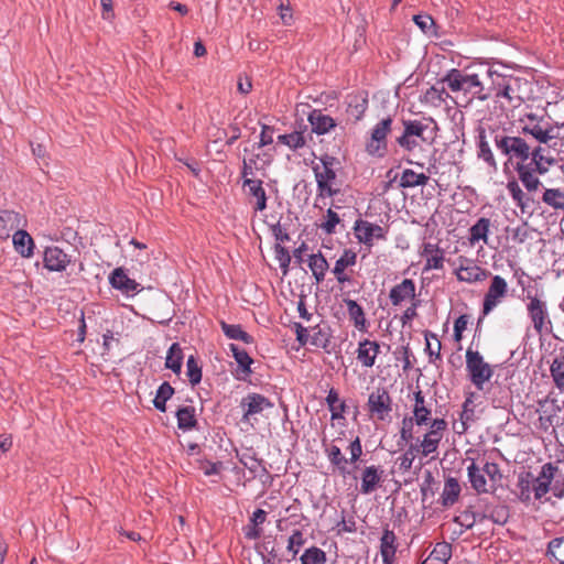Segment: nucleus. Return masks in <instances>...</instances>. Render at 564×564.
Returning <instances> with one entry per match:
<instances>
[{
	"mask_svg": "<svg viewBox=\"0 0 564 564\" xmlns=\"http://www.w3.org/2000/svg\"><path fill=\"white\" fill-rule=\"evenodd\" d=\"M492 69L485 65L468 66L462 69L452 68L442 78L454 94L462 95L465 101L464 106L469 105L474 99L481 101L491 96V91L486 87L487 82H491Z\"/></svg>",
	"mask_w": 564,
	"mask_h": 564,
	"instance_id": "f257e3e1",
	"label": "nucleus"
},
{
	"mask_svg": "<svg viewBox=\"0 0 564 564\" xmlns=\"http://www.w3.org/2000/svg\"><path fill=\"white\" fill-rule=\"evenodd\" d=\"M491 84L495 97L498 100H506V102L501 101L503 107L518 108L529 98L527 90L529 83L525 79L512 76L507 77L492 70Z\"/></svg>",
	"mask_w": 564,
	"mask_h": 564,
	"instance_id": "f03ea898",
	"label": "nucleus"
},
{
	"mask_svg": "<svg viewBox=\"0 0 564 564\" xmlns=\"http://www.w3.org/2000/svg\"><path fill=\"white\" fill-rule=\"evenodd\" d=\"M467 474L478 494L494 492L502 478L498 464L491 462H486L482 467L473 462L467 467Z\"/></svg>",
	"mask_w": 564,
	"mask_h": 564,
	"instance_id": "7ed1b4c3",
	"label": "nucleus"
},
{
	"mask_svg": "<svg viewBox=\"0 0 564 564\" xmlns=\"http://www.w3.org/2000/svg\"><path fill=\"white\" fill-rule=\"evenodd\" d=\"M490 137L496 148L510 161L518 160V163H524L530 158L531 148L524 139L498 130H490Z\"/></svg>",
	"mask_w": 564,
	"mask_h": 564,
	"instance_id": "20e7f679",
	"label": "nucleus"
},
{
	"mask_svg": "<svg viewBox=\"0 0 564 564\" xmlns=\"http://www.w3.org/2000/svg\"><path fill=\"white\" fill-rule=\"evenodd\" d=\"M334 162L333 156L326 155L313 166L319 197H333L340 191L337 186L336 172L333 169Z\"/></svg>",
	"mask_w": 564,
	"mask_h": 564,
	"instance_id": "39448f33",
	"label": "nucleus"
},
{
	"mask_svg": "<svg viewBox=\"0 0 564 564\" xmlns=\"http://www.w3.org/2000/svg\"><path fill=\"white\" fill-rule=\"evenodd\" d=\"M465 358L466 371L470 382L477 390L482 391L485 384L488 383L494 376L492 366L485 361L478 350H473L471 348L466 350Z\"/></svg>",
	"mask_w": 564,
	"mask_h": 564,
	"instance_id": "423d86ee",
	"label": "nucleus"
},
{
	"mask_svg": "<svg viewBox=\"0 0 564 564\" xmlns=\"http://www.w3.org/2000/svg\"><path fill=\"white\" fill-rule=\"evenodd\" d=\"M393 120L391 117L380 120L370 132L369 139L366 141V152L376 158H383L388 151L387 138L392 129Z\"/></svg>",
	"mask_w": 564,
	"mask_h": 564,
	"instance_id": "0eeeda50",
	"label": "nucleus"
},
{
	"mask_svg": "<svg viewBox=\"0 0 564 564\" xmlns=\"http://www.w3.org/2000/svg\"><path fill=\"white\" fill-rule=\"evenodd\" d=\"M527 312L536 335L547 333L552 326L546 302L536 295L527 294Z\"/></svg>",
	"mask_w": 564,
	"mask_h": 564,
	"instance_id": "6e6552de",
	"label": "nucleus"
},
{
	"mask_svg": "<svg viewBox=\"0 0 564 564\" xmlns=\"http://www.w3.org/2000/svg\"><path fill=\"white\" fill-rule=\"evenodd\" d=\"M520 123L523 133L532 135L539 143L546 144L555 138L554 128L544 117L529 112L520 119Z\"/></svg>",
	"mask_w": 564,
	"mask_h": 564,
	"instance_id": "1a4fd4ad",
	"label": "nucleus"
},
{
	"mask_svg": "<svg viewBox=\"0 0 564 564\" xmlns=\"http://www.w3.org/2000/svg\"><path fill=\"white\" fill-rule=\"evenodd\" d=\"M454 265V273L459 282L469 284L482 282L491 274L490 271L478 265L474 259L465 256L457 257Z\"/></svg>",
	"mask_w": 564,
	"mask_h": 564,
	"instance_id": "9d476101",
	"label": "nucleus"
},
{
	"mask_svg": "<svg viewBox=\"0 0 564 564\" xmlns=\"http://www.w3.org/2000/svg\"><path fill=\"white\" fill-rule=\"evenodd\" d=\"M447 429V422L444 419H434L431 422L430 430L419 438L421 447V456H431L435 458L438 454L440 444Z\"/></svg>",
	"mask_w": 564,
	"mask_h": 564,
	"instance_id": "9b49d317",
	"label": "nucleus"
},
{
	"mask_svg": "<svg viewBox=\"0 0 564 564\" xmlns=\"http://www.w3.org/2000/svg\"><path fill=\"white\" fill-rule=\"evenodd\" d=\"M508 294V283L501 275H494L490 285L485 293L482 302V314L488 315Z\"/></svg>",
	"mask_w": 564,
	"mask_h": 564,
	"instance_id": "f8f14e48",
	"label": "nucleus"
},
{
	"mask_svg": "<svg viewBox=\"0 0 564 564\" xmlns=\"http://www.w3.org/2000/svg\"><path fill=\"white\" fill-rule=\"evenodd\" d=\"M367 405L372 417L383 421L392 411V399L384 388H377L369 394Z\"/></svg>",
	"mask_w": 564,
	"mask_h": 564,
	"instance_id": "ddd939ff",
	"label": "nucleus"
},
{
	"mask_svg": "<svg viewBox=\"0 0 564 564\" xmlns=\"http://www.w3.org/2000/svg\"><path fill=\"white\" fill-rule=\"evenodd\" d=\"M404 130L422 143L431 144L436 138L437 124L430 118L424 120L403 121Z\"/></svg>",
	"mask_w": 564,
	"mask_h": 564,
	"instance_id": "4468645a",
	"label": "nucleus"
},
{
	"mask_svg": "<svg viewBox=\"0 0 564 564\" xmlns=\"http://www.w3.org/2000/svg\"><path fill=\"white\" fill-rule=\"evenodd\" d=\"M352 229L358 242L366 245L367 247H372L376 240L386 239L384 229L368 220H356Z\"/></svg>",
	"mask_w": 564,
	"mask_h": 564,
	"instance_id": "2eb2a0df",
	"label": "nucleus"
},
{
	"mask_svg": "<svg viewBox=\"0 0 564 564\" xmlns=\"http://www.w3.org/2000/svg\"><path fill=\"white\" fill-rule=\"evenodd\" d=\"M240 405L243 410L242 421L249 422L251 417L271 409L273 403L262 394L249 393L242 398Z\"/></svg>",
	"mask_w": 564,
	"mask_h": 564,
	"instance_id": "dca6fc26",
	"label": "nucleus"
},
{
	"mask_svg": "<svg viewBox=\"0 0 564 564\" xmlns=\"http://www.w3.org/2000/svg\"><path fill=\"white\" fill-rule=\"evenodd\" d=\"M415 283L411 279H404L392 286L389 292V300L393 306H401L405 302L416 301Z\"/></svg>",
	"mask_w": 564,
	"mask_h": 564,
	"instance_id": "f3484780",
	"label": "nucleus"
},
{
	"mask_svg": "<svg viewBox=\"0 0 564 564\" xmlns=\"http://www.w3.org/2000/svg\"><path fill=\"white\" fill-rule=\"evenodd\" d=\"M242 186L256 212H262L267 208V194L262 181L248 177L242 178Z\"/></svg>",
	"mask_w": 564,
	"mask_h": 564,
	"instance_id": "a211bd4d",
	"label": "nucleus"
},
{
	"mask_svg": "<svg viewBox=\"0 0 564 564\" xmlns=\"http://www.w3.org/2000/svg\"><path fill=\"white\" fill-rule=\"evenodd\" d=\"M490 130L494 129L489 128L487 130L486 128L482 127L478 128L477 155L479 159L484 160L490 167L497 170V161L490 148V140H492V137H490Z\"/></svg>",
	"mask_w": 564,
	"mask_h": 564,
	"instance_id": "6ab92c4d",
	"label": "nucleus"
},
{
	"mask_svg": "<svg viewBox=\"0 0 564 564\" xmlns=\"http://www.w3.org/2000/svg\"><path fill=\"white\" fill-rule=\"evenodd\" d=\"M109 283L113 289L121 291L123 294L130 295L140 291V284L130 279L123 268H116L109 275Z\"/></svg>",
	"mask_w": 564,
	"mask_h": 564,
	"instance_id": "aec40b11",
	"label": "nucleus"
},
{
	"mask_svg": "<svg viewBox=\"0 0 564 564\" xmlns=\"http://www.w3.org/2000/svg\"><path fill=\"white\" fill-rule=\"evenodd\" d=\"M383 469L380 466H366L361 473L360 491L365 495L373 492L381 484Z\"/></svg>",
	"mask_w": 564,
	"mask_h": 564,
	"instance_id": "412c9836",
	"label": "nucleus"
},
{
	"mask_svg": "<svg viewBox=\"0 0 564 564\" xmlns=\"http://www.w3.org/2000/svg\"><path fill=\"white\" fill-rule=\"evenodd\" d=\"M356 263L357 253L351 249H345L341 256L336 260L332 271L339 284L350 282V278L345 273V270L354 267Z\"/></svg>",
	"mask_w": 564,
	"mask_h": 564,
	"instance_id": "4be33fe9",
	"label": "nucleus"
},
{
	"mask_svg": "<svg viewBox=\"0 0 564 564\" xmlns=\"http://www.w3.org/2000/svg\"><path fill=\"white\" fill-rule=\"evenodd\" d=\"M380 352V345L375 340L364 339L358 344L357 360L365 368L373 367Z\"/></svg>",
	"mask_w": 564,
	"mask_h": 564,
	"instance_id": "5701e85b",
	"label": "nucleus"
},
{
	"mask_svg": "<svg viewBox=\"0 0 564 564\" xmlns=\"http://www.w3.org/2000/svg\"><path fill=\"white\" fill-rule=\"evenodd\" d=\"M43 261L44 267L50 271H63L70 262L68 256L58 247H47Z\"/></svg>",
	"mask_w": 564,
	"mask_h": 564,
	"instance_id": "b1692460",
	"label": "nucleus"
},
{
	"mask_svg": "<svg viewBox=\"0 0 564 564\" xmlns=\"http://www.w3.org/2000/svg\"><path fill=\"white\" fill-rule=\"evenodd\" d=\"M307 120L312 131L318 135L326 134L336 127V121L321 109H314L310 112Z\"/></svg>",
	"mask_w": 564,
	"mask_h": 564,
	"instance_id": "393cba45",
	"label": "nucleus"
},
{
	"mask_svg": "<svg viewBox=\"0 0 564 564\" xmlns=\"http://www.w3.org/2000/svg\"><path fill=\"white\" fill-rule=\"evenodd\" d=\"M398 544L393 531L384 529L380 539V555L383 564H393Z\"/></svg>",
	"mask_w": 564,
	"mask_h": 564,
	"instance_id": "a878e982",
	"label": "nucleus"
},
{
	"mask_svg": "<svg viewBox=\"0 0 564 564\" xmlns=\"http://www.w3.org/2000/svg\"><path fill=\"white\" fill-rule=\"evenodd\" d=\"M422 257L425 259L424 270H441L444 265V250L435 243H424Z\"/></svg>",
	"mask_w": 564,
	"mask_h": 564,
	"instance_id": "bb28decb",
	"label": "nucleus"
},
{
	"mask_svg": "<svg viewBox=\"0 0 564 564\" xmlns=\"http://www.w3.org/2000/svg\"><path fill=\"white\" fill-rule=\"evenodd\" d=\"M556 467L551 463L542 466V470L533 484V491L535 499H541L550 490V485L554 478Z\"/></svg>",
	"mask_w": 564,
	"mask_h": 564,
	"instance_id": "cd10ccee",
	"label": "nucleus"
},
{
	"mask_svg": "<svg viewBox=\"0 0 564 564\" xmlns=\"http://www.w3.org/2000/svg\"><path fill=\"white\" fill-rule=\"evenodd\" d=\"M491 227V220L486 217L479 218L470 228L468 242L471 247L476 246L479 241L484 245L489 243V232Z\"/></svg>",
	"mask_w": 564,
	"mask_h": 564,
	"instance_id": "c85d7f7f",
	"label": "nucleus"
},
{
	"mask_svg": "<svg viewBox=\"0 0 564 564\" xmlns=\"http://www.w3.org/2000/svg\"><path fill=\"white\" fill-rule=\"evenodd\" d=\"M22 225V217L13 210L0 212V239H7L12 231L19 230Z\"/></svg>",
	"mask_w": 564,
	"mask_h": 564,
	"instance_id": "c756f323",
	"label": "nucleus"
},
{
	"mask_svg": "<svg viewBox=\"0 0 564 564\" xmlns=\"http://www.w3.org/2000/svg\"><path fill=\"white\" fill-rule=\"evenodd\" d=\"M516 171L519 180L529 192H534L541 185V181L535 176V167L531 164L517 163Z\"/></svg>",
	"mask_w": 564,
	"mask_h": 564,
	"instance_id": "7c9ffc66",
	"label": "nucleus"
},
{
	"mask_svg": "<svg viewBox=\"0 0 564 564\" xmlns=\"http://www.w3.org/2000/svg\"><path fill=\"white\" fill-rule=\"evenodd\" d=\"M531 165L535 167L536 173L543 175L550 167L556 163L555 158L545 154V149L541 145L534 148L530 154Z\"/></svg>",
	"mask_w": 564,
	"mask_h": 564,
	"instance_id": "2f4dec72",
	"label": "nucleus"
},
{
	"mask_svg": "<svg viewBox=\"0 0 564 564\" xmlns=\"http://www.w3.org/2000/svg\"><path fill=\"white\" fill-rule=\"evenodd\" d=\"M14 250L23 258L33 256L34 241L33 238L22 229L14 231L12 236Z\"/></svg>",
	"mask_w": 564,
	"mask_h": 564,
	"instance_id": "473e14b6",
	"label": "nucleus"
},
{
	"mask_svg": "<svg viewBox=\"0 0 564 564\" xmlns=\"http://www.w3.org/2000/svg\"><path fill=\"white\" fill-rule=\"evenodd\" d=\"M229 348L234 355L236 362L238 364L237 369V378L246 379L251 375V364L253 362L252 358L248 355V352L243 349H240L237 345L230 344Z\"/></svg>",
	"mask_w": 564,
	"mask_h": 564,
	"instance_id": "72a5a7b5",
	"label": "nucleus"
},
{
	"mask_svg": "<svg viewBox=\"0 0 564 564\" xmlns=\"http://www.w3.org/2000/svg\"><path fill=\"white\" fill-rule=\"evenodd\" d=\"M540 412L539 423L540 427L543 430H547L550 426H553L554 423H557V412H560L558 405L555 404V401H552L549 404L547 400H543L539 402Z\"/></svg>",
	"mask_w": 564,
	"mask_h": 564,
	"instance_id": "f704fd0d",
	"label": "nucleus"
},
{
	"mask_svg": "<svg viewBox=\"0 0 564 564\" xmlns=\"http://www.w3.org/2000/svg\"><path fill=\"white\" fill-rule=\"evenodd\" d=\"M344 303L347 307L349 319L354 326L360 332H367L368 322L364 308L351 299H345Z\"/></svg>",
	"mask_w": 564,
	"mask_h": 564,
	"instance_id": "c9c22d12",
	"label": "nucleus"
},
{
	"mask_svg": "<svg viewBox=\"0 0 564 564\" xmlns=\"http://www.w3.org/2000/svg\"><path fill=\"white\" fill-rule=\"evenodd\" d=\"M413 417L417 426L427 425L431 419V409L425 405V398L421 390L414 392Z\"/></svg>",
	"mask_w": 564,
	"mask_h": 564,
	"instance_id": "e433bc0d",
	"label": "nucleus"
},
{
	"mask_svg": "<svg viewBox=\"0 0 564 564\" xmlns=\"http://www.w3.org/2000/svg\"><path fill=\"white\" fill-rule=\"evenodd\" d=\"M447 98H449V95L444 87L432 86L424 91L421 102L432 108H440L446 102Z\"/></svg>",
	"mask_w": 564,
	"mask_h": 564,
	"instance_id": "4c0bfd02",
	"label": "nucleus"
},
{
	"mask_svg": "<svg viewBox=\"0 0 564 564\" xmlns=\"http://www.w3.org/2000/svg\"><path fill=\"white\" fill-rule=\"evenodd\" d=\"M368 108L367 96L357 94L348 96L347 113L354 118L355 121L360 120Z\"/></svg>",
	"mask_w": 564,
	"mask_h": 564,
	"instance_id": "58836bf2",
	"label": "nucleus"
},
{
	"mask_svg": "<svg viewBox=\"0 0 564 564\" xmlns=\"http://www.w3.org/2000/svg\"><path fill=\"white\" fill-rule=\"evenodd\" d=\"M452 556V545L447 542L436 543L422 564H447Z\"/></svg>",
	"mask_w": 564,
	"mask_h": 564,
	"instance_id": "ea45409f",
	"label": "nucleus"
},
{
	"mask_svg": "<svg viewBox=\"0 0 564 564\" xmlns=\"http://www.w3.org/2000/svg\"><path fill=\"white\" fill-rule=\"evenodd\" d=\"M307 265L312 271L316 282H323L329 268L328 262L324 256L321 252L311 254L307 260Z\"/></svg>",
	"mask_w": 564,
	"mask_h": 564,
	"instance_id": "a19ab883",
	"label": "nucleus"
},
{
	"mask_svg": "<svg viewBox=\"0 0 564 564\" xmlns=\"http://www.w3.org/2000/svg\"><path fill=\"white\" fill-rule=\"evenodd\" d=\"M177 426L182 431H191L196 424V411L192 405H185L176 411Z\"/></svg>",
	"mask_w": 564,
	"mask_h": 564,
	"instance_id": "79ce46f5",
	"label": "nucleus"
},
{
	"mask_svg": "<svg viewBox=\"0 0 564 564\" xmlns=\"http://www.w3.org/2000/svg\"><path fill=\"white\" fill-rule=\"evenodd\" d=\"M460 495V486L457 479L455 478H447L443 492L441 495V501L444 507H451L453 506L459 498Z\"/></svg>",
	"mask_w": 564,
	"mask_h": 564,
	"instance_id": "37998d69",
	"label": "nucleus"
},
{
	"mask_svg": "<svg viewBox=\"0 0 564 564\" xmlns=\"http://www.w3.org/2000/svg\"><path fill=\"white\" fill-rule=\"evenodd\" d=\"M429 182V176L424 173H416L411 169H405L400 177V187L412 188L416 186H424Z\"/></svg>",
	"mask_w": 564,
	"mask_h": 564,
	"instance_id": "c03bdc74",
	"label": "nucleus"
},
{
	"mask_svg": "<svg viewBox=\"0 0 564 564\" xmlns=\"http://www.w3.org/2000/svg\"><path fill=\"white\" fill-rule=\"evenodd\" d=\"M550 373L554 386L564 392V354L557 355L551 362Z\"/></svg>",
	"mask_w": 564,
	"mask_h": 564,
	"instance_id": "a18cd8bd",
	"label": "nucleus"
},
{
	"mask_svg": "<svg viewBox=\"0 0 564 564\" xmlns=\"http://www.w3.org/2000/svg\"><path fill=\"white\" fill-rule=\"evenodd\" d=\"M220 327H221L224 334L229 339L241 340L245 344L253 343V337L251 335H249L247 332H245L240 325L228 324V323L221 321Z\"/></svg>",
	"mask_w": 564,
	"mask_h": 564,
	"instance_id": "49530a36",
	"label": "nucleus"
},
{
	"mask_svg": "<svg viewBox=\"0 0 564 564\" xmlns=\"http://www.w3.org/2000/svg\"><path fill=\"white\" fill-rule=\"evenodd\" d=\"M325 452H326L328 460L330 462V464L333 466H335L338 469L340 475L345 476L346 474H348V470H347L348 459L345 458V456L341 454V451L338 446L329 445L325 449Z\"/></svg>",
	"mask_w": 564,
	"mask_h": 564,
	"instance_id": "de8ad7c7",
	"label": "nucleus"
},
{
	"mask_svg": "<svg viewBox=\"0 0 564 564\" xmlns=\"http://www.w3.org/2000/svg\"><path fill=\"white\" fill-rule=\"evenodd\" d=\"M507 189L516 205L521 209L522 213H524L530 205V198L523 193L519 183L516 180L509 181L507 183Z\"/></svg>",
	"mask_w": 564,
	"mask_h": 564,
	"instance_id": "09e8293b",
	"label": "nucleus"
},
{
	"mask_svg": "<svg viewBox=\"0 0 564 564\" xmlns=\"http://www.w3.org/2000/svg\"><path fill=\"white\" fill-rule=\"evenodd\" d=\"M183 351L177 343L171 345L165 359V367L175 373H180L183 362Z\"/></svg>",
	"mask_w": 564,
	"mask_h": 564,
	"instance_id": "8fccbe9b",
	"label": "nucleus"
},
{
	"mask_svg": "<svg viewBox=\"0 0 564 564\" xmlns=\"http://www.w3.org/2000/svg\"><path fill=\"white\" fill-rule=\"evenodd\" d=\"M326 402L332 413V420L343 417V413L346 410V404L344 401L339 400L338 392L335 389L329 390L326 397Z\"/></svg>",
	"mask_w": 564,
	"mask_h": 564,
	"instance_id": "3c124183",
	"label": "nucleus"
},
{
	"mask_svg": "<svg viewBox=\"0 0 564 564\" xmlns=\"http://www.w3.org/2000/svg\"><path fill=\"white\" fill-rule=\"evenodd\" d=\"M330 343V335L326 327L315 326L311 328L310 344L316 348L326 349Z\"/></svg>",
	"mask_w": 564,
	"mask_h": 564,
	"instance_id": "603ef678",
	"label": "nucleus"
},
{
	"mask_svg": "<svg viewBox=\"0 0 564 564\" xmlns=\"http://www.w3.org/2000/svg\"><path fill=\"white\" fill-rule=\"evenodd\" d=\"M278 141L293 151L302 149L306 144V139L304 132L302 131H294L288 134H280L278 137Z\"/></svg>",
	"mask_w": 564,
	"mask_h": 564,
	"instance_id": "864d4df0",
	"label": "nucleus"
},
{
	"mask_svg": "<svg viewBox=\"0 0 564 564\" xmlns=\"http://www.w3.org/2000/svg\"><path fill=\"white\" fill-rule=\"evenodd\" d=\"M542 200L554 209L564 210V192L560 188L545 189Z\"/></svg>",
	"mask_w": 564,
	"mask_h": 564,
	"instance_id": "5fc2aeb1",
	"label": "nucleus"
},
{
	"mask_svg": "<svg viewBox=\"0 0 564 564\" xmlns=\"http://www.w3.org/2000/svg\"><path fill=\"white\" fill-rule=\"evenodd\" d=\"M173 393H174L173 387L169 382H163L159 387V389L156 391V395L153 400V404H154L155 409H158L161 412H165L166 411V405H165L166 401L169 399H171Z\"/></svg>",
	"mask_w": 564,
	"mask_h": 564,
	"instance_id": "6e6d98bb",
	"label": "nucleus"
},
{
	"mask_svg": "<svg viewBox=\"0 0 564 564\" xmlns=\"http://www.w3.org/2000/svg\"><path fill=\"white\" fill-rule=\"evenodd\" d=\"M301 564H325L326 553L319 547L312 546L302 554Z\"/></svg>",
	"mask_w": 564,
	"mask_h": 564,
	"instance_id": "4d7b16f0",
	"label": "nucleus"
},
{
	"mask_svg": "<svg viewBox=\"0 0 564 564\" xmlns=\"http://www.w3.org/2000/svg\"><path fill=\"white\" fill-rule=\"evenodd\" d=\"M260 154H252L250 158L243 159L241 169L242 178H254L257 171L264 170L263 165L258 164Z\"/></svg>",
	"mask_w": 564,
	"mask_h": 564,
	"instance_id": "13d9d810",
	"label": "nucleus"
},
{
	"mask_svg": "<svg viewBox=\"0 0 564 564\" xmlns=\"http://www.w3.org/2000/svg\"><path fill=\"white\" fill-rule=\"evenodd\" d=\"M473 397L474 394L471 393L463 403V410L460 413L462 432H465L467 430V423L475 419Z\"/></svg>",
	"mask_w": 564,
	"mask_h": 564,
	"instance_id": "bf43d9fd",
	"label": "nucleus"
},
{
	"mask_svg": "<svg viewBox=\"0 0 564 564\" xmlns=\"http://www.w3.org/2000/svg\"><path fill=\"white\" fill-rule=\"evenodd\" d=\"M547 552L558 564H564V536L550 541Z\"/></svg>",
	"mask_w": 564,
	"mask_h": 564,
	"instance_id": "052dcab7",
	"label": "nucleus"
},
{
	"mask_svg": "<svg viewBox=\"0 0 564 564\" xmlns=\"http://www.w3.org/2000/svg\"><path fill=\"white\" fill-rule=\"evenodd\" d=\"M306 543L304 534L300 530L293 531L288 541V551L292 553L294 560L299 554L301 547Z\"/></svg>",
	"mask_w": 564,
	"mask_h": 564,
	"instance_id": "680f3d73",
	"label": "nucleus"
},
{
	"mask_svg": "<svg viewBox=\"0 0 564 564\" xmlns=\"http://www.w3.org/2000/svg\"><path fill=\"white\" fill-rule=\"evenodd\" d=\"M490 519L495 523L503 524L508 518L507 508L503 506H497L491 509H487L486 513L481 516V519Z\"/></svg>",
	"mask_w": 564,
	"mask_h": 564,
	"instance_id": "e2e57ef3",
	"label": "nucleus"
},
{
	"mask_svg": "<svg viewBox=\"0 0 564 564\" xmlns=\"http://www.w3.org/2000/svg\"><path fill=\"white\" fill-rule=\"evenodd\" d=\"M187 377L192 386H196L202 380V369L198 366L194 356H189L186 362Z\"/></svg>",
	"mask_w": 564,
	"mask_h": 564,
	"instance_id": "0e129e2a",
	"label": "nucleus"
},
{
	"mask_svg": "<svg viewBox=\"0 0 564 564\" xmlns=\"http://www.w3.org/2000/svg\"><path fill=\"white\" fill-rule=\"evenodd\" d=\"M340 223V218L337 213H335L332 208L327 209L325 221L321 224V229L325 231L327 235H332L335 232L336 226Z\"/></svg>",
	"mask_w": 564,
	"mask_h": 564,
	"instance_id": "69168bd1",
	"label": "nucleus"
},
{
	"mask_svg": "<svg viewBox=\"0 0 564 564\" xmlns=\"http://www.w3.org/2000/svg\"><path fill=\"white\" fill-rule=\"evenodd\" d=\"M414 424H415V420L413 416L404 417L402 420L401 430H400V438L403 442L409 443L414 440V436H413Z\"/></svg>",
	"mask_w": 564,
	"mask_h": 564,
	"instance_id": "338daca9",
	"label": "nucleus"
},
{
	"mask_svg": "<svg viewBox=\"0 0 564 564\" xmlns=\"http://www.w3.org/2000/svg\"><path fill=\"white\" fill-rule=\"evenodd\" d=\"M275 258L280 263V267L283 269V273L288 272V268L291 262V256L286 248L281 246V243H276L274 247Z\"/></svg>",
	"mask_w": 564,
	"mask_h": 564,
	"instance_id": "774afa93",
	"label": "nucleus"
}]
</instances>
